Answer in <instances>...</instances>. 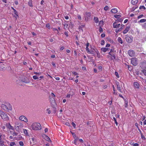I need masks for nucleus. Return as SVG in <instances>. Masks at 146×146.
Segmentation results:
<instances>
[{"label": "nucleus", "mask_w": 146, "mask_h": 146, "mask_svg": "<svg viewBox=\"0 0 146 146\" xmlns=\"http://www.w3.org/2000/svg\"><path fill=\"white\" fill-rule=\"evenodd\" d=\"M30 144L31 145H33L34 144H35L36 143V139L34 137H32L30 139Z\"/></svg>", "instance_id": "9d476101"}, {"label": "nucleus", "mask_w": 146, "mask_h": 146, "mask_svg": "<svg viewBox=\"0 0 146 146\" xmlns=\"http://www.w3.org/2000/svg\"><path fill=\"white\" fill-rule=\"evenodd\" d=\"M109 54L112 56L111 58V59L113 60L115 58V55L113 54H111V52H109Z\"/></svg>", "instance_id": "b1692460"}, {"label": "nucleus", "mask_w": 146, "mask_h": 146, "mask_svg": "<svg viewBox=\"0 0 146 146\" xmlns=\"http://www.w3.org/2000/svg\"><path fill=\"white\" fill-rule=\"evenodd\" d=\"M122 21V19H119L118 20H117L116 21H117V23H118V21H119L120 22H121V21Z\"/></svg>", "instance_id": "69168bd1"}, {"label": "nucleus", "mask_w": 146, "mask_h": 146, "mask_svg": "<svg viewBox=\"0 0 146 146\" xmlns=\"http://www.w3.org/2000/svg\"><path fill=\"white\" fill-rule=\"evenodd\" d=\"M125 39L127 42L128 43H131L133 41V37L131 36L126 35H125Z\"/></svg>", "instance_id": "39448f33"}, {"label": "nucleus", "mask_w": 146, "mask_h": 146, "mask_svg": "<svg viewBox=\"0 0 146 146\" xmlns=\"http://www.w3.org/2000/svg\"><path fill=\"white\" fill-rule=\"evenodd\" d=\"M99 31L100 32H102L103 31V29L101 28V27H100V29H99Z\"/></svg>", "instance_id": "6e6d98bb"}, {"label": "nucleus", "mask_w": 146, "mask_h": 146, "mask_svg": "<svg viewBox=\"0 0 146 146\" xmlns=\"http://www.w3.org/2000/svg\"><path fill=\"white\" fill-rule=\"evenodd\" d=\"M45 139L46 141H51L50 140V139L49 137H48V136H47L46 135H45Z\"/></svg>", "instance_id": "c756f323"}, {"label": "nucleus", "mask_w": 146, "mask_h": 146, "mask_svg": "<svg viewBox=\"0 0 146 146\" xmlns=\"http://www.w3.org/2000/svg\"><path fill=\"white\" fill-rule=\"evenodd\" d=\"M139 9H143L144 10H145V8L144 6H141L140 7Z\"/></svg>", "instance_id": "4c0bfd02"}, {"label": "nucleus", "mask_w": 146, "mask_h": 146, "mask_svg": "<svg viewBox=\"0 0 146 146\" xmlns=\"http://www.w3.org/2000/svg\"><path fill=\"white\" fill-rule=\"evenodd\" d=\"M52 96L53 97L55 98V95L53 93H52L51 94Z\"/></svg>", "instance_id": "e2e57ef3"}, {"label": "nucleus", "mask_w": 146, "mask_h": 146, "mask_svg": "<svg viewBox=\"0 0 146 146\" xmlns=\"http://www.w3.org/2000/svg\"><path fill=\"white\" fill-rule=\"evenodd\" d=\"M124 25H121V27L119 29H120L121 30H121L122 29H123V28H124Z\"/></svg>", "instance_id": "3c124183"}, {"label": "nucleus", "mask_w": 146, "mask_h": 146, "mask_svg": "<svg viewBox=\"0 0 146 146\" xmlns=\"http://www.w3.org/2000/svg\"><path fill=\"white\" fill-rule=\"evenodd\" d=\"M19 119L20 121L25 123H27L28 121L27 118L25 116L23 115L19 117Z\"/></svg>", "instance_id": "423d86ee"}, {"label": "nucleus", "mask_w": 146, "mask_h": 146, "mask_svg": "<svg viewBox=\"0 0 146 146\" xmlns=\"http://www.w3.org/2000/svg\"><path fill=\"white\" fill-rule=\"evenodd\" d=\"M130 28V27L129 26H127L123 32V33L124 34L126 33L129 30Z\"/></svg>", "instance_id": "2eb2a0df"}, {"label": "nucleus", "mask_w": 146, "mask_h": 146, "mask_svg": "<svg viewBox=\"0 0 146 146\" xmlns=\"http://www.w3.org/2000/svg\"><path fill=\"white\" fill-rule=\"evenodd\" d=\"M140 66L143 68H146V61H145L141 62L140 64Z\"/></svg>", "instance_id": "ddd939ff"}, {"label": "nucleus", "mask_w": 146, "mask_h": 146, "mask_svg": "<svg viewBox=\"0 0 146 146\" xmlns=\"http://www.w3.org/2000/svg\"><path fill=\"white\" fill-rule=\"evenodd\" d=\"M105 41L104 40H103L101 42V44L102 45H104V44Z\"/></svg>", "instance_id": "8fccbe9b"}, {"label": "nucleus", "mask_w": 146, "mask_h": 146, "mask_svg": "<svg viewBox=\"0 0 146 146\" xmlns=\"http://www.w3.org/2000/svg\"><path fill=\"white\" fill-rule=\"evenodd\" d=\"M2 135L0 133V143L1 142H2L3 141L1 140L2 139Z\"/></svg>", "instance_id": "de8ad7c7"}, {"label": "nucleus", "mask_w": 146, "mask_h": 146, "mask_svg": "<svg viewBox=\"0 0 146 146\" xmlns=\"http://www.w3.org/2000/svg\"><path fill=\"white\" fill-rule=\"evenodd\" d=\"M142 27L143 28L146 29V23H145L143 25Z\"/></svg>", "instance_id": "c03bdc74"}, {"label": "nucleus", "mask_w": 146, "mask_h": 146, "mask_svg": "<svg viewBox=\"0 0 146 146\" xmlns=\"http://www.w3.org/2000/svg\"><path fill=\"white\" fill-rule=\"evenodd\" d=\"M1 107L5 111H8L9 110H10L11 109V106L8 103H6L5 104H2Z\"/></svg>", "instance_id": "7ed1b4c3"}, {"label": "nucleus", "mask_w": 146, "mask_h": 146, "mask_svg": "<svg viewBox=\"0 0 146 146\" xmlns=\"http://www.w3.org/2000/svg\"><path fill=\"white\" fill-rule=\"evenodd\" d=\"M15 127H17L18 129L23 127V125L22 123L18 121H16L15 123Z\"/></svg>", "instance_id": "20e7f679"}, {"label": "nucleus", "mask_w": 146, "mask_h": 146, "mask_svg": "<svg viewBox=\"0 0 146 146\" xmlns=\"http://www.w3.org/2000/svg\"><path fill=\"white\" fill-rule=\"evenodd\" d=\"M111 12L113 13H116L117 12V9L116 8H113L111 10Z\"/></svg>", "instance_id": "412c9836"}, {"label": "nucleus", "mask_w": 146, "mask_h": 146, "mask_svg": "<svg viewBox=\"0 0 146 146\" xmlns=\"http://www.w3.org/2000/svg\"><path fill=\"white\" fill-rule=\"evenodd\" d=\"M6 127H7V128L13 130L14 129L13 127L11 125L10 123H8L6 125Z\"/></svg>", "instance_id": "dca6fc26"}, {"label": "nucleus", "mask_w": 146, "mask_h": 146, "mask_svg": "<svg viewBox=\"0 0 146 146\" xmlns=\"http://www.w3.org/2000/svg\"><path fill=\"white\" fill-rule=\"evenodd\" d=\"M138 2V0H131V3L134 5H136Z\"/></svg>", "instance_id": "6ab92c4d"}, {"label": "nucleus", "mask_w": 146, "mask_h": 146, "mask_svg": "<svg viewBox=\"0 0 146 146\" xmlns=\"http://www.w3.org/2000/svg\"><path fill=\"white\" fill-rule=\"evenodd\" d=\"M1 118L4 121H8L9 120L8 116L5 113H4L2 116H1Z\"/></svg>", "instance_id": "1a4fd4ad"}, {"label": "nucleus", "mask_w": 146, "mask_h": 146, "mask_svg": "<svg viewBox=\"0 0 146 146\" xmlns=\"http://www.w3.org/2000/svg\"><path fill=\"white\" fill-rule=\"evenodd\" d=\"M108 49V48H101V51L104 52H106Z\"/></svg>", "instance_id": "5701e85b"}, {"label": "nucleus", "mask_w": 146, "mask_h": 146, "mask_svg": "<svg viewBox=\"0 0 146 146\" xmlns=\"http://www.w3.org/2000/svg\"><path fill=\"white\" fill-rule=\"evenodd\" d=\"M32 129L34 130H40L42 129V127L40 123H34L31 125Z\"/></svg>", "instance_id": "f03ea898"}, {"label": "nucleus", "mask_w": 146, "mask_h": 146, "mask_svg": "<svg viewBox=\"0 0 146 146\" xmlns=\"http://www.w3.org/2000/svg\"><path fill=\"white\" fill-rule=\"evenodd\" d=\"M115 75L116 76L117 78H119V75L118 74V72H115Z\"/></svg>", "instance_id": "e433bc0d"}, {"label": "nucleus", "mask_w": 146, "mask_h": 146, "mask_svg": "<svg viewBox=\"0 0 146 146\" xmlns=\"http://www.w3.org/2000/svg\"><path fill=\"white\" fill-rule=\"evenodd\" d=\"M84 15L85 20L87 21L89 20L91 16V14L90 12H86L85 14H84Z\"/></svg>", "instance_id": "6e6552de"}, {"label": "nucleus", "mask_w": 146, "mask_h": 146, "mask_svg": "<svg viewBox=\"0 0 146 146\" xmlns=\"http://www.w3.org/2000/svg\"><path fill=\"white\" fill-rule=\"evenodd\" d=\"M72 74L75 75H78V74L75 72H72Z\"/></svg>", "instance_id": "bf43d9fd"}, {"label": "nucleus", "mask_w": 146, "mask_h": 146, "mask_svg": "<svg viewBox=\"0 0 146 146\" xmlns=\"http://www.w3.org/2000/svg\"><path fill=\"white\" fill-rule=\"evenodd\" d=\"M5 70V68L3 66H0V70Z\"/></svg>", "instance_id": "72a5a7b5"}, {"label": "nucleus", "mask_w": 146, "mask_h": 146, "mask_svg": "<svg viewBox=\"0 0 146 146\" xmlns=\"http://www.w3.org/2000/svg\"><path fill=\"white\" fill-rule=\"evenodd\" d=\"M23 130L25 135L28 136H29V134L27 130L24 129H23Z\"/></svg>", "instance_id": "f3484780"}, {"label": "nucleus", "mask_w": 146, "mask_h": 146, "mask_svg": "<svg viewBox=\"0 0 146 146\" xmlns=\"http://www.w3.org/2000/svg\"><path fill=\"white\" fill-rule=\"evenodd\" d=\"M72 135L73 136V137L75 138V137H76V134L75 133H72Z\"/></svg>", "instance_id": "338daca9"}, {"label": "nucleus", "mask_w": 146, "mask_h": 146, "mask_svg": "<svg viewBox=\"0 0 146 146\" xmlns=\"http://www.w3.org/2000/svg\"><path fill=\"white\" fill-rule=\"evenodd\" d=\"M52 29L53 31L54 32L56 31L58 34L59 33V31L57 29L53 28H52Z\"/></svg>", "instance_id": "f704fd0d"}, {"label": "nucleus", "mask_w": 146, "mask_h": 146, "mask_svg": "<svg viewBox=\"0 0 146 146\" xmlns=\"http://www.w3.org/2000/svg\"><path fill=\"white\" fill-rule=\"evenodd\" d=\"M77 17L78 19L79 20H82V18L81 16L78 14L77 15Z\"/></svg>", "instance_id": "c9c22d12"}, {"label": "nucleus", "mask_w": 146, "mask_h": 146, "mask_svg": "<svg viewBox=\"0 0 146 146\" xmlns=\"http://www.w3.org/2000/svg\"><path fill=\"white\" fill-rule=\"evenodd\" d=\"M143 15H139V16L138 17V18H139V19H140V18H141V17H143Z\"/></svg>", "instance_id": "0e129e2a"}, {"label": "nucleus", "mask_w": 146, "mask_h": 146, "mask_svg": "<svg viewBox=\"0 0 146 146\" xmlns=\"http://www.w3.org/2000/svg\"><path fill=\"white\" fill-rule=\"evenodd\" d=\"M15 145V143L14 142H11L10 144V146H13Z\"/></svg>", "instance_id": "ea45409f"}, {"label": "nucleus", "mask_w": 146, "mask_h": 146, "mask_svg": "<svg viewBox=\"0 0 146 146\" xmlns=\"http://www.w3.org/2000/svg\"><path fill=\"white\" fill-rule=\"evenodd\" d=\"M72 124L73 126L74 127V128H75L76 126V124L72 122Z\"/></svg>", "instance_id": "5fc2aeb1"}, {"label": "nucleus", "mask_w": 146, "mask_h": 146, "mask_svg": "<svg viewBox=\"0 0 146 146\" xmlns=\"http://www.w3.org/2000/svg\"><path fill=\"white\" fill-rule=\"evenodd\" d=\"M46 27L48 28V29H50V25L49 24H47L46 25Z\"/></svg>", "instance_id": "603ef678"}, {"label": "nucleus", "mask_w": 146, "mask_h": 146, "mask_svg": "<svg viewBox=\"0 0 146 146\" xmlns=\"http://www.w3.org/2000/svg\"><path fill=\"white\" fill-rule=\"evenodd\" d=\"M120 24H118L117 21L115 22L113 24V25L114 28H118L120 27Z\"/></svg>", "instance_id": "f8f14e48"}, {"label": "nucleus", "mask_w": 146, "mask_h": 146, "mask_svg": "<svg viewBox=\"0 0 146 146\" xmlns=\"http://www.w3.org/2000/svg\"><path fill=\"white\" fill-rule=\"evenodd\" d=\"M114 17L116 18H119L121 17V16L119 15H114Z\"/></svg>", "instance_id": "cd10ccee"}, {"label": "nucleus", "mask_w": 146, "mask_h": 146, "mask_svg": "<svg viewBox=\"0 0 146 146\" xmlns=\"http://www.w3.org/2000/svg\"><path fill=\"white\" fill-rule=\"evenodd\" d=\"M142 73H143L145 76H146V70L145 69H143L141 70Z\"/></svg>", "instance_id": "7c9ffc66"}, {"label": "nucleus", "mask_w": 146, "mask_h": 146, "mask_svg": "<svg viewBox=\"0 0 146 146\" xmlns=\"http://www.w3.org/2000/svg\"><path fill=\"white\" fill-rule=\"evenodd\" d=\"M89 43L88 42H87V43L86 44V51L88 53L89 52V51L90 49H89L88 48V47L89 46Z\"/></svg>", "instance_id": "aec40b11"}, {"label": "nucleus", "mask_w": 146, "mask_h": 146, "mask_svg": "<svg viewBox=\"0 0 146 146\" xmlns=\"http://www.w3.org/2000/svg\"><path fill=\"white\" fill-rule=\"evenodd\" d=\"M98 68L99 69V70H101L102 68V66H98Z\"/></svg>", "instance_id": "864d4df0"}, {"label": "nucleus", "mask_w": 146, "mask_h": 146, "mask_svg": "<svg viewBox=\"0 0 146 146\" xmlns=\"http://www.w3.org/2000/svg\"><path fill=\"white\" fill-rule=\"evenodd\" d=\"M34 73V74H36L38 76L40 75L41 74V73L40 72H35Z\"/></svg>", "instance_id": "a18cd8bd"}, {"label": "nucleus", "mask_w": 146, "mask_h": 146, "mask_svg": "<svg viewBox=\"0 0 146 146\" xmlns=\"http://www.w3.org/2000/svg\"><path fill=\"white\" fill-rule=\"evenodd\" d=\"M128 54L131 57L134 56L135 55V52L132 50H129L128 51Z\"/></svg>", "instance_id": "9b49d317"}, {"label": "nucleus", "mask_w": 146, "mask_h": 146, "mask_svg": "<svg viewBox=\"0 0 146 146\" xmlns=\"http://www.w3.org/2000/svg\"><path fill=\"white\" fill-rule=\"evenodd\" d=\"M4 113L0 110V116L1 117Z\"/></svg>", "instance_id": "49530a36"}, {"label": "nucleus", "mask_w": 146, "mask_h": 146, "mask_svg": "<svg viewBox=\"0 0 146 146\" xmlns=\"http://www.w3.org/2000/svg\"><path fill=\"white\" fill-rule=\"evenodd\" d=\"M91 49H90L88 54H92L93 55H95L97 54L98 57H99L100 56V54L98 49L96 48L94 46H90Z\"/></svg>", "instance_id": "f257e3e1"}, {"label": "nucleus", "mask_w": 146, "mask_h": 146, "mask_svg": "<svg viewBox=\"0 0 146 146\" xmlns=\"http://www.w3.org/2000/svg\"><path fill=\"white\" fill-rule=\"evenodd\" d=\"M125 105L124 106L125 107V108H127V107L128 106V102L127 100H125Z\"/></svg>", "instance_id": "2f4dec72"}, {"label": "nucleus", "mask_w": 146, "mask_h": 146, "mask_svg": "<svg viewBox=\"0 0 146 146\" xmlns=\"http://www.w3.org/2000/svg\"><path fill=\"white\" fill-rule=\"evenodd\" d=\"M134 86L135 88H139V84L137 82H134Z\"/></svg>", "instance_id": "a211bd4d"}, {"label": "nucleus", "mask_w": 146, "mask_h": 146, "mask_svg": "<svg viewBox=\"0 0 146 146\" xmlns=\"http://www.w3.org/2000/svg\"><path fill=\"white\" fill-rule=\"evenodd\" d=\"M141 137L143 139H145V137L144 136V135L142 134V133H141Z\"/></svg>", "instance_id": "37998d69"}, {"label": "nucleus", "mask_w": 146, "mask_h": 146, "mask_svg": "<svg viewBox=\"0 0 146 146\" xmlns=\"http://www.w3.org/2000/svg\"><path fill=\"white\" fill-rule=\"evenodd\" d=\"M19 144L20 145L23 146L24 145L23 143V141H20L19 142Z\"/></svg>", "instance_id": "a19ab883"}, {"label": "nucleus", "mask_w": 146, "mask_h": 146, "mask_svg": "<svg viewBox=\"0 0 146 146\" xmlns=\"http://www.w3.org/2000/svg\"><path fill=\"white\" fill-rule=\"evenodd\" d=\"M109 9V7L108 6H106L104 8V9L105 11H107Z\"/></svg>", "instance_id": "79ce46f5"}, {"label": "nucleus", "mask_w": 146, "mask_h": 146, "mask_svg": "<svg viewBox=\"0 0 146 146\" xmlns=\"http://www.w3.org/2000/svg\"><path fill=\"white\" fill-rule=\"evenodd\" d=\"M101 36L103 38L105 36V35L104 34H102L101 35Z\"/></svg>", "instance_id": "774afa93"}, {"label": "nucleus", "mask_w": 146, "mask_h": 146, "mask_svg": "<svg viewBox=\"0 0 146 146\" xmlns=\"http://www.w3.org/2000/svg\"><path fill=\"white\" fill-rule=\"evenodd\" d=\"M121 30L120 29H116L115 30V32L116 33H118L119 32V31H121Z\"/></svg>", "instance_id": "052dcab7"}, {"label": "nucleus", "mask_w": 146, "mask_h": 146, "mask_svg": "<svg viewBox=\"0 0 146 146\" xmlns=\"http://www.w3.org/2000/svg\"><path fill=\"white\" fill-rule=\"evenodd\" d=\"M14 14L15 15H18V13L17 11L16 10L15 11H14Z\"/></svg>", "instance_id": "13d9d810"}, {"label": "nucleus", "mask_w": 146, "mask_h": 146, "mask_svg": "<svg viewBox=\"0 0 146 146\" xmlns=\"http://www.w3.org/2000/svg\"><path fill=\"white\" fill-rule=\"evenodd\" d=\"M146 21V19H141L139 21V22L141 23H144Z\"/></svg>", "instance_id": "bb28decb"}, {"label": "nucleus", "mask_w": 146, "mask_h": 146, "mask_svg": "<svg viewBox=\"0 0 146 146\" xmlns=\"http://www.w3.org/2000/svg\"><path fill=\"white\" fill-rule=\"evenodd\" d=\"M116 84L117 85V88L118 90L121 92H122L121 89L122 88L121 86L118 82H116Z\"/></svg>", "instance_id": "4468645a"}, {"label": "nucleus", "mask_w": 146, "mask_h": 146, "mask_svg": "<svg viewBox=\"0 0 146 146\" xmlns=\"http://www.w3.org/2000/svg\"><path fill=\"white\" fill-rule=\"evenodd\" d=\"M113 120H114V122L115 123L116 125L117 126L118 125V123H117V121H116L115 118V117H113Z\"/></svg>", "instance_id": "473e14b6"}, {"label": "nucleus", "mask_w": 146, "mask_h": 146, "mask_svg": "<svg viewBox=\"0 0 146 146\" xmlns=\"http://www.w3.org/2000/svg\"><path fill=\"white\" fill-rule=\"evenodd\" d=\"M94 21L96 23H98L99 21L97 17H94Z\"/></svg>", "instance_id": "c85d7f7f"}, {"label": "nucleus", "mask_w": 146, "mask_h": 146, "mask_svg": "<svg viewBox=\"0 0 146 146\" xmlns=\"http://www.w3.org/2000/svg\"><path fill=\"white\" fill-rule=\"evenodd\" d=\"M28 4L30 7H33V5L31 1H29L28 3Z\"/></svg>", "instance_id": "09e8293b"}, {"label": "nucleus", "mask_w": 146, "mask_h": 146, "mask_svg": "<svg viewBox=\"0 0 146 146\" xmlns=\"http://www.w3.org/2000/svg\"><path fill=\"white\" fill-rule=\"evenodd\" d=\"M33 78L34 80H36L38 78V77H37L36 76H33Z\"/></svg>", "instance_id": "58836bf2"}, {"label": "nucleus", "mask_w": 146, "mask_h": 146, "mask_svg": "<svg viewBox=\"0 0 146 146\" xmlns=\"http://www.w3.org/2000/svg\"><path fill=\"white\" fill-rule=\"evenodd\" d=\"M78 138H75V140L74 141V142H73V143H74L75 145H78L79 144V143H78Z\"/></svg>", "instance_id": "4be33fe9"}, {"label": "nucleus", "mask_w": 146, "mask_h": 146, "mask_svg": "<svg viewBox=\"0 0 146 146\" xmlns=\"http://www.w3.org/2000/svg\"><path fill=\"white\" fill-rule=\"evenodd\" d=\"M5 145L3 144V141L2 142L0 143V146H5Z\"/></svg>", "instance_id": "4d7b16f0"}, {"label": "nucleus", "mask_w": 146, "mask_h": 146, "mask_svg": "<svg viewBox=\"0 0 146 146\" xmlns=\"http://www.w3.org/2000/svg\"><path fill=\"white\" fill-rule=\"evenodd\" d=\"M131 64L134 66H136L138 64L137 59L135 58H133L131 59Z\"/></svg>", "instance_id": "0eeeda50"}, {"label": "nucleus", "mask_w": 146, "mask_h": 146, "mask_svg": "<svg viewBox=\"0 0 146 146\" xmlns=\"http://www.w3.org/2000/svg\"><path fill=\"white\" fill-rule=\"evenodd\" d=\"M103 21H100L99 22V27H101L103 25Z\"/></svg>", "instance_id": "a878e982"}, {"label": "nucleus", "mask_w": 146, "mask_h": 146, "mask_svg": "<svg viewBox=\"0 0 146 146\" xmlns=\"http://www.w3.org/2000/svg\"><path fill=\"white\" fill-rule=\"evenodd\" d=\"M118 41L121 44H122L123 43V40L120 37H118L117 38Z\"/></svg>", "instance_id": "393cba45"}, {"label": "nucleus", "mask_w": 146, "mask_h": 146, "mask_svg": "<svg viewBox=\"0 0 146 146\" xmlns=\"http://www.w3.org/2000/svg\"><path fill=\"white\" fill-rule=\"evenodd\" d=\"M48 114H50L51 113V111L49 109H47L46 110Z\"/></svg>", "instance_id": "680f3d73"}]
</instances>
